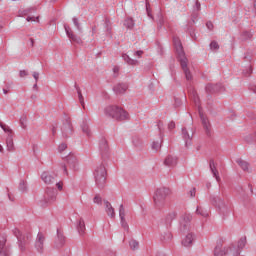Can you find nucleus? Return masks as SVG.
Returning a JSON list of instances; mask_svg holds the SVG:
<instances>
[{
	"label": "nucleus",
	"instance_id": "53",
	"mask_svg": "<svg viewBox=\"0 0 256 256\" xmlns=\"http://www.w3.org/2000/svg\"><path fill=\"white\" fill-rule=\"evenodd\" d=\"M188 33L192 39L197 40V36H195V30H193V28H189Z\"/></svg>",
	"mask_w": 256,
	"mask_h": 256
},
{
	"label": "nucleus",
	"instance_id": "58",
	"mask_svg": "<svg viewBox=\"0 0 256 256\" xmlns=\"http://www.w3.org/2000/svg\"><path fill=\"white\" fill-rule=\"evenodd\" d=\"M195 9L196 11H201V2H199V0H196L195 2Z\"/></svg>",
	"mask_w": 256,
	"mask_h": 256
},
{
	"label": "nucleus",
	"instance_id": "64",
	"mask_svg": "<svg viewBox=\"0 0 256 256\" xmlns=\"http://www.w3.org/2000/svg\"><path fill=\"white\" fill-rule=\"evenodd\" d=\"M134 55H136L137 57H141L143 55V51L138 50L134 53Z\"/></svg>",
	"mask_w": 256,
	"mask_h": 256
},
{
	"label": "nucleus",
	"instance_id": "47",
	"mask_svg": "<svg viewBox=\"0 0 256 256\" xmlns=\"http://www.w3.org/2000/svg\"><path fill=\"white\" fill-rule=\"evenodd\" d=\"M152 149L154 151H159L161 149V143L159 141L153 142L152 143Z\"/></svg>",
	"mask_w": 256,
	"mask_h": 256
},
{
	"label": "nucleus",
	"instance_id": "41",
	"mask_svg": "<svg viewBox=\"0 0 256 256\" xmlns=\"http://www.w3.org/2000/svg\"><path fill=\"white\" fill-rule=\"evenodd\" d=\"M93 203L96 205H103V198H101V195L96 194L93 198Z\"/></svg>",
	"mask_w": 256,
	"mask_h": 256
},
{
	"label": "nucleus",
	"instance_id": "26",
	"mask_svg": "<svg viewBox=\"0 0 256 256\" xmlns=\"http://www.w3.org/2000/svg\"><path fill=\"white\" fill-rule=\"evenodd\" d=\"M7 151H15V144L13 143V134H8L6 139Z\"/></svg>",
	"mask_w": 256,
	"mask_h": 256
},
{
	"label": "nucleus",
	"instance_id": "29",
	"mask_svg": "<svg viewBox=\"0 0 256 256\" xmlns=\"http://www.w3.org/2000/svg\"><path fill=\"white\" fill-rule=\"evenodd\" d=\"M85 230V220L83 218H80L77 224V231L79 235H85Z\"/></svg>",
	"mask_w": 256,
	"mask_h": 256
},
{
	"label": "nucleus",
	"instance_id": "7",
	"mask_svg": "<svg viewBox=\"0 0 256 256\" xmlns=\"http://www.w3.org/2000/svg\"><path fill=\"white\" fill-rule=\"evenodd\" d=\"M55 199H57V190L48 187L44 193L43 199L40 200V205L41 207H47V205H51Z\"/></svg>",
	"mask_w": 256,
	"mask_h": 256
},
{
	"label": "nucleus",
	"instance_id": "15",
	"mask_svg": "<svg viewBox=\"0 0 256 256\" xmlns=\"http://www.w3.org/2000/svg\"><path fill=\"white\" fill-rule=\"evenodd\" d=\"M64 29L66 31L67 37L70 38V41H72V43H77V45H81V43H83V40H81V37L75 35L73 33V30H71V27H69V25L65 24Z\"/></svg>",
	"mask_w": 256,
	"mask_h": 256
},
{
	"label": "nucleus",
	"instance_id": "18",
	"mask_svg": "<svg viewBox=\"0 0 256 256\" xmlns=\"http://www.w3.org/2000/svg\"><path fill=\"white\" fill-rule=\"evenodd\" d=\"M66 161H67L68 167L73 169V171H77V169L79 168V163L77 161V157L76 156L69 155V156L66 157Z\"/></svg>",
	"mask_w": 256,
	"mask_h": 256
},
{
	"label": "nucleus",
	"instance_id": "62",
	"mask_svg": "<svg viewBox=\"0 0 256 256\" xmlns=\"http://www.w3.org/2000/svg\"><path fill=\"white\" fill-rule=\"evenodd\" d=\"M61 167L64 171V175H69V172L67 171V166L65 164H62Z\"/></svg>",
	"mask_w": 256,
	"mask_h": 256
},
{
	"label": "nucleus",
	"instance_id": "1",
	"mask_svg": "<svg viewBox=\"0 0 256 256\" xmlns=\"http://www.w3.org/2000/svg\"><path fill=\"white\" fill-rule=\"evenodd\" d=\"M174 48L176 51L177 59L182 67L184 75L186 77V81H193V74H191V70L187 67L189 65V59L185 54V50H183V44L178 37L173 38Z\"/></svg>",
	"mask_w": 256,
	"mask_h": 256
},
{
	"label": "nucleus",
	"instance_id": "22",
	"mask_svg": "<svg viewBox=\"0 0 256 256\" xmlns=\"http://www.w3.org/2000/svg\"><path fill=\"white\" fill-rule=\"evenodd\" d=\"M209 167H210V171H211L213 177H215L217 183H221V177L219 176V171L217 170V166L215 165L214 160H210Z\"/></svg>",
	"mask_w": 256,
	"mask_h": 256
},
{
	"label": "nucleus",
	"instance_id": "23",
	"mask_svg": "<svg viewBox=\"0 0 256 256\" xmlns=\"http://www.w3.org/2000/svg\"><path fill=\"white\" fill-rule=\"evenodd\" d=\"M65 245V236L59 229H57V238L55 240V247L56 249H61Z\"/></svg>",
	"mask_w": 256,
	"mask_h": 256
},
{
	"label": "nucleus",
	"instance_id": "32",
	"mask_svg": "<svg viewBox=\"0 0 256 256\" xmlns=\"http://www.w3.org/2000/svg\"><path fill=\"white\" fill-rule=\"evenodd\" d=\"M132 143L136 149H141L143 147V141L138 136L132 138Z\"/></svg>",
	"mask_w": 256,
	"mask_h": 256
},
{
	"label": "nucleus",
	"instance_id": "25",
	"mask_svg": "<svg viewBox=\"0 0 256 256\" xmlns=\"http://www.w3.org/2000/svg\"><path fill=\"white\" fill-rule=\"evenodd\" d=\"M164 165H166V167H175V165H177V157L168 155L164 160Z\"/></svg>",
	"mask_w": 256,
	"mask_h": 256
},
{
	"label": "nucleus",
	"instance_id": "35",
	"mask_svg": "<svg viewBox=\"0 0 256 256\" xmlns=\"http://www.w3.org/2000/svg\"><path fill=\"white\" fill-rule=\"evenodd\" d=\"M196 214L201 215V217H209V211H207V209H205L201 206L197 207Z\"/></svg>",
	"mask_w": 256,
	"mask_h": 256
},
{
	"label": "nucleus",
	"instance_id": "21",
	"mask_svg": "<svg viewBox=\"0 0 256 256\" xmlns=\"http://www.w3.org/2000/svg\"><path fill=\"white\" fill-rule=\"evenodd\" d=\"M127 89H129V85L125 83H118L113 87V91L116 95H123Z\"/></svg>",
	"mask_w": 256,
	"mask_h": 256
},
{
	"label": "nucleus",
	"instance_id": "46",
	"mask_svg": "<svg viewBox=\"0 0 256 256\" xmlns=\"http://www.w3.org/2000/svg\"><path fill=\"white\" fill-rule=\"evenodd\" d=\"M73 24L75 25L78 31H81V24L79 23V19L77 17L72 18Z\"/></svg>",
	"mask_w": 256,
	"mask_h": 256
},
{
	"label": "nucleus",
	"instance_id": "28",
	"mask_svg": "<svg viewBox=\"0 0 256 256\" xmlns=\"http://www.w3.org/2000/svg\"><path fill=\"white\" fill-rule=\"evenodd\" d=\"M74 87L77 91L79 103L81 104L83 109H85V98L83 97V93H81V88L79 87V85H77V83H75Z\"/></svg>",
	"mask_w": 256,
	"mask_h": 256
},
{
	"label": "nucleus",
	"instance_id": "48",
	"mask_svg": "<svg viewBox=\"0 0 256 256\" xmlns=\"http://www.w3.org/2000/svg\"><path fill=\"white\" fill-rule=\"evenodd\" d=\"M210 49L212 51H217V49H219V43H217V41H212L210 43Z\"/></svg>",
	"mask_w": 256,
	"mask_h": 256
},
{
	"label": "nucleus",
	"instance_id": "57",
	"mask_svg": "<svg viewBox=\"0 0 256 256\" xmlns=\"http://www.w3.org/2000/svg\"><path fill=\"white\" fill-rule=\"evenodd\" d=\"M206 27H207V29H209V31H213V22H211V21H208L207 23H206Z\"/></svg>",
	"mask_w": 256,
	"mask_h": 256
},
{
	"label": "nucleus",
	"instance_id": "8",
	"mask_svg": "<svg viewBox=\"0 0 256 256\" xmlns=\"http://www.w3.org/2000/svg\"><path fill=\"white\" fill-rule=\"evenodd\" d=\"M193 135H195V129L193 128H182V139L185 142V147L189 148L193 145Z\"/></svg>",
	"mask_w": 256,
	"mask_h": 256
},
{
	"label": "nucleus",
	"instance_id": "27",
	"mask_svg": "<svg viewBox=\"0 0 256 256\" xmlns=\"http://www.w3.org/2000/svg\"><path fill=\"white\" fill-rule=\"evenodd\" d=\"M193 234L192 233H188L185 238L182 240V245H184V247H191V245H193Z\"/></svg>",
	"mask_w": 256,
	"mask_h": 256
},
{
	"label": "nucleus",
	"instance_id": "52",
	"mask_svg": "<svg viewBox=\"0 0 256 256\" xmlns=\"http://www.w3.org/2000/svg\"><path fill=\"white\" fill-rule=\"evenodd\" d=\"M193 101L197 107H199V96L197 93L193 92Z\"/></svg>",
	"mask_w": 256,
	"mask_h": 256
},
{
	"label": "nucleus",
	"instance_id": "34",
	"mask_svg": "<svg viewBox=\"0 0 256 256\" xmlns=\"http://www.w3.org/2000/svg\"><path fill=\"white\" fill-rule=\"evenodd\" d=\"M122 59H124L125 63L128 65H137V63H139V61L131 59V57H129L127 54H123Z\"/></svg>",
	"mask_w": 256,
	"mask_h": 256
},
{
	"label": "nucleus",
	"instance_id": "42",
	"mask_svg": "<svg viewBox=\"0 0 256 256\" xmlns=\"http://www.w3.org/2000/svg\"><path fill=\"white\" fill-rule=\"evenodd\" d=\"M20 125H21L22 129L27 128V116H22L20 118Z\"/></svg>",
	"mask_w": 256,
	"mask_h": 256
},
{
	"label": "nucleus",
	"instance_id": "49",
	"mask_svg": "<svg viewBox=\"0 0 256 256\" xmlns=\"http://www.w3.org/2000/svg\"><path fill=\"white\" fill-rule=\"evenodd\" d=\"M251 73H253V68H251V66H249L248 68H246L243 71V75L244 77H249L251 75Z\"/></svg>",
	"mask_w": 256,
	"mask_h": 256
},
{
	"label": "nucleus",
	"instance_id": "12",
	"mask_svg": "<svg viewBox=\"0 0 256 256\" xmlns=\"http://www.w3.org/2000/svg\"><path fill=\"white\" fill-rule=\"evenodd\" d=\"M62 137L67 139V137H71L73 135V124H71V120L66 118L61 127Z\"/></svg>",
	"mask_w": 256,
	"mask_h": 256
},
{
	"label": "nucleus",
	"instance_id": "19",
	"mask_svg": "<svg viewBox=\"0 0 256 256\" xmlns=\"http://www.w3.org/2000/svg\"><path fill=\"white\" fill-rule=\"evenodd\" d=\"M175 219H177V212H170L164 217L163 223L167 227V229L171 227V224L173 223V221H175Z\"/></svg>",
	"mask_w": 256,
	"mask_h": 256
},
{
	"label": "nucleus",
	"instance_id": "13",
	"mask_svg": "<svg viewBox=\"0 0 256 256\" xmlns=\"http://www.w3.org/2000/svg\"><path fill=\"white\" fill-rule=\"evenodd\" d=\"M205 91L208 95H213L215 93H221V92L225 91V87L221 83L207 84L205 87Z\"/></svg>",
	"mask_w": 256,
	"mask_h": 256
},
{
	"label": "nucleus",
	"instance_id": "59",
	"mask_svg": "<svg viewBox=\"0 0 256 256\" xmlns=\"http://www.w3.org/2000/svg\"><path fill=\"white\" fill-rule=\"evenodd\" d=\"M19 75L20 77H27V75H29V72H27L26 70H20Z\"/></svg>",
	"mask_w": 256,
	"mask_h": 256
},
{
	"label": "nucleus",
	"instance_id": "45",
	"mask_svg": "<svg viewBox=\"0 0 256 256\" xmlns=\"http://www.w3.org/2000/svg\"><path fill=\"white\" fill-rule=\"evenodd\" d=\"M119 217L120 219H125V207L123 204H121L119 207Z\"/></svg>",
	"mask_w": 256,
	"mask_h": 256
},
{
	"label": "nucleus",
	"instance_id": "30",
	"mask_svg": "<svg viewBox=\"0 0 256 256\" xmlns=\"http://www.w3.org/2000/svg\"><path fill=\"white\" fill-rule=\"evenodd\" d=\"M241 41H249V39H253V32L244 30L240 34Z\"/></svg>",
	"mask_w": 256,
	"mask_h": 256
},
{
	"label": "nucleus",
	"instance_id": "11",
	"mask_svg": "<svg viewBox=\"0 0 256 256\" xmlns=\"http://www.w3.org/2000/svg\"><path fill=\"white\" fill-rule=\"evenodd\" d=\"M99 152L102 157V159H107L109 157V143L107 142V139L105 137L100 138L99 143Z\"/></svg>",
	"mask_w": 256,
	"mask_h": 256
},
{
	"label": "nucleus",
	"instance_id": "55",
	"mask_svg": "<svg viewBox=\"0 0 256 256\" xmlns=\"http://www.w3.org/2000/svg\"><path fill=\"white\" fill-rule=\"evenodd\" d=\"M109 25H111V22L108 19H106L105 20V27H106L107 33H111V27Z\"/></svg>",
	"mask_w": 256,
	"mask_h": 256
},
{
	"label": "nucleus",
	"instance_id": "63",
	"mask_svg": "<svg viewBox=\"0 0 256 256\" xmlns=\"http://www.w3.org/2000/svg\"><path fill=\"white\" fill-rule=\"evenodd\" d=\"M157 127H158L160 133H162V132H161V129H163V122H162V121H159L158 124H157Z\"/></svg>",
	"mask_w": 256,
	"mask_h": 256
},
{
	"label": "nucleus",
	"instance_id": "37",
	"mask_svg": "<svg viewBox=\"0 0 256 256\" xmlns=\"http://www.w3.org/2000/svg\"><path fill=\"white\" fill-rule=\"evenodd\" d=\"M81 129H82L83 133H85V135H87L88 137H89V135H91V130L89 129V124H87V122L82 123Z\"/></svg>",
	"mask_w": 256,
	"mask_h": 256
},
{
	"label": "nucleus",
	"instance_id": "24",
	"mask_svg": "<svg viewBox=\"0 0 256 256\" xmlns=\"http://www.w3.org/2000/svg\"><path fill=\"white\" fill-rule=\"evenodd\" d=\"M105 211L111 219H115V208L111 205V202L104 200Z\"/></svg>",
	"mask_w": 256,
	"mask_h": 256
},
{
	"label": "nucleus",
	"instance_id": "4",
	"mask_svg": "<svg viewBox=\"0 0 256 256\" xmlns=\"http://www.w3.org/2000/svg\"><path fill=\"white\" fill-rule=\"evenodd\" d=\"M94 179L98 189H104L107 183V168L105 165L99 164L94 170Z\"/></svg>",
	"mask_w": 256,
	"mask_h": 256
},
{
	"label": "nucleus",
	"instance_id": "50",
	"mask_svg": "<svg viewBox=\"0 0 256 256\" xmlns=\"http://www.w3.org/2000/svg\"><path fill=\"white\" fill-rule=\"evenodd\" d=\"M146 13H147L148 17L153 19V15L151 14V5L149 4V2H146Z\"/></svg>",
	"mask_w": 256,
	"mask_h": 256
},
{
	"label": "nucleus",
	"instance_id": "20",
	"mask_svg": "<svg viewBox=\"0 0 256 256\" xmlns=\"http://www.w3.org/2000/svg\"><path fill=\"white\" fill-rule=\"evenodd\" d=\"M232 248L233 246H229L228 248L221 249V246H216L214 249V255L215 256L231 255Z\"/></svg>",
	"mask_w": 256,
	"mask_h": 256
},
{
	"label": "nucleus",
	"instance_id": "10",
	"mask_svg": "<svg viewBox=\"0 0 256 256\" xmlns=\"http://www.w3.org/2000/svg\"><path fill=\"white\" fill-rule=\"evenodd\" d=\"M193 216L185 214L180 219V231L181 233H187L191 229V220Z\"/></svg>",
	"mask_w": 256,
	"mask_h": 256
},
{
	"label": "nucleus",
	"instance_id": "60",
	"mask_svg": "<svg viewBox=\"0 0 256 256\" xmlns=\"http://www.w3.org/2000/svg\"><path fill=\"white\" fill-rule=\"evenodd\" d=\"M168 129H169V131H173V129H175V122H173V121L169 122Z\"/></svg>",
	"mask_w": 256,
	"mask_h": 256
},
{
	"label": "nucleus",
	"instance_id": "44",
	"mask_svg": "<svg viewBox=\"0 0 256 256\" xmlns=\"http://www.w3.org/2000/svg\"><path fill=\"white\" fill-rule=\"evenodd\" d=\"M120 223L125 231H129V224L127 223V220H125V218H120Z\"/></svg>",
	"mask_w": 256,
	"mask_h": 256
},
{
	"label": "nucleus",
	"instance_id": "3",
	"mask_svg": "<svg viewBox=\"0 0 256 256\" xmlns=\"http://www.w3.org/2000/svg\"><path fill=\"white\" fill-rule=\"evenodd\" d=\"M171 190L167 187H160L154 193L153 201L156 209H164L167 205V198L171 195Z\"/></svg>",
	"mask_w": 256,
	"mask_h": 256
},
{
	"label": "nucleus",
	"instance_id": "36",
	"mask_svg": "<svg viewBox=\"0 0 256 256\" xmlns=\"http://www.w3.org/2000/svg\"><path fill=\"white\" fill-rule=\"evenodd\" d=\"M124 27L126 29H133V27H135V21L133 20V18H127L124 21Z\"/></svg>",
	"mask_w": 256,
	"mask_h": 256
},
{
	"label": "nucleus",
	"instance_id": "33",
	"mask_svg": "<svg viewBox=\"0 0 256 256\" xmlns=\"http://www.w3.org/2000/svg\"><path fill=\"white\" fill-rule=\"evenodd\" d=\"M245 245H247V238L246 237H242L238 241L236 249H238L240 251V253H241V251H243V249L245 248Z\"/></svg>",
	"mask_w": 256,
	"mask_h": 256
},
{
	"label": "nucleus",
	"instance_id": "61",
	"mask_svg": "<svg viewBox=\"0 0 256 256\" xmlns=\"http://www.w3.org/2000/svg\"><path fill=\"white\" fill-rule=\"evenodd\" d=\"M33 78L35 79V82L37 83L39 81V72H33Z\"/></svg>",
	"mask_w": 256,
	"mask_h": 256
},
{
	"label": "nucleus",
	"instance_id": "40",
	"mask_svg": "<svg viewBox=\"0 0 256 256\" xmlns=\"http://www.w3.org/2000/svg\"><path fill=\"white\" fill-rule=\"evenodd\" d=\"M0 127L3 129L5 133H8V135H13V130L9 128V126L5 125L4 123L0 122Z\"/></svg>",
	"mask_w": 256,
	"mask_h": 256
},
{
	"label": "nucleus",
	"instance_id": "2",
	"mask_svg": "<svg viewBox=\"0 0 256 256\" xmlns=\"http://www.w3.org/2000/svg\"><path fill=\"white\" fill-rule=\"evenodd\" d=\"M104 115L115 121H127L129 113L117 105H108L104 108Z\"/></svg>",
	"mask_w": 256,
	"mask_h": 256
},
{
	"label": "nucleus",
	"instance_id": "6",
	"mask_svg": "<svg viewBox=\"0 0 256 256\" xmlns=\"http://www.w3.org/2000/svg\"><path fill=\"white\" fill-rule=\"evenodd\" d=\"M212 205L219 210L220 215L227 217L231 213V207L225 203V200L221 196H211L210 198Z\"/></svg>",
	"mask_w": 256,
	"mask_h": 256
},
{
	"label": "nucleus",
	"instance_id": "54",
	"mask_svg": "<svg viewBox=\"0 0 256 256\" xmlns=\"http://www.w3.org/2000/svg\"><path fill=\"white\" fill-rule=\"evenodd\" d=\"M65 149H67V145L65 143H62L58 146L59 153H63V151H65Z\"/></svg>",
	"mask_w": 256,
	"mask_h": 256
},
{
	"label": "nucleus",
	"instance_id": "51",
	"mask_svg": "<svg viewBox=\"0 0 256 256\" xmlns=\"http://www.w3.org/2000/svg\"><path fill=\"white\" fill-rule=\"evenodd\" d=\"M183 105V101L180 100V98L175 97L174 98V107H181Z\"/></svg>",
	"mask_w": 256,
	"mask_h": 256
},
{
	"label": "nucleus",
	"instance_id": "14",
	"mask_svg": "<svg viewBox=\"0 0 256 256\" xmlns=\"http://www.w3.org/2000/svg\"><path fill=\"white\" fill-rule=\"evenodd\" d=\"M41 179L46 185H53V183H55V179H57V174L54 172L44 171L41 174Z\"/></svg>",
	"mask_w": 256,
	"mask_h": 256
},
{
	"label": "nucleus",
	"instance_id": "5",
	"mask_svg": "<svg viewBox=\"0 0 256 256\" xmlns=\"http://www.w3.org/2000/svg\"><path fill=\"white\" fill-rule=\"evenodd\" d=\"M13 235L16 236L17 240H18V247L20 249V251L23 253L25 251H27V247L29 246V243H31V233H22L19 229L15 228L14 230H12Z\"/></svg>",
	"mask_w": 256,
	"mask_h": 256
},
{
	"label": "nucleus",
	"instance_id": "38",
	"mask_svg": "<svg viewBox=\"0 0 256 256\" xmlns=\"http://www.w3.org/2000/svg\"><path fill=\"white\" fill-rule=\"evenodd\" d=\"M171 239H173V234H171V232H165L162 236H161V241H171Z\"/></svg>",
	"mask_w": 256,
	"mask_h": 256
},
{
	"label": "nucleus",
	"instance_id": "16",
	"mask_svg": "<svg viewBox=\"0 0 256 256\" xmlns=\"http://www.w3.org/2000/svg\"><path fill=\"white\" fill-rule=\"evenodd\" d=\"M44 248H45V235L39 232L35 241V249L36 251H38V253H43Z\"/></svg>",
	"mask_w": 256,
	"mask_h": 256
},
{
	"label": "nucleus",
	"instance_id": "9",
	"mask_svg": "<svg viewBox=\"0 0 256 256\" xmlns=\"http://www.w3.org/2000/svg\"><path fill=\"white\" fill-rule=\"evenodd\" d=\"M199 116L202 122L205 135L208 137H212L213 130L211 129V122H209V118H207V116L203 114V112L201 111V108H199Z\"/></svg>",
	"mask_w": 256,
	"mask_h": 256
},
{
	"label": "nucleus",
	"instance_id": "39",
	"mask_svg": "<svg viewBox=\"0 0 256 256\" xmlns=\"http://www.w3.org/2000/svg\"><path fill=\"white\" fill-rule=\"evenodd\" d=\"M129 245L132 251H136V249H139V242L135 239L130 240Z\"/></svg>",
	"mask_w": 256,
	"mask_h": 256
},
{
	"label": "nucleus",
	"instance_id": "31",
	"mask_svg": "<svg viewBox=\"0 0 256 256\" xmlns=\"http://www.w3.org/2000/svg\"><path fill=\"white\" fill-rule=\"evenodd\" d=\"M236 163L241 167L242 170L247 171L249 173V162L243 160V159H238L236 160Z\"/></svg>",
	"mask_w": 256,
	"mask_h": 256
},
{
	"label": "nucleus",
	"instance_id": "17",
	"mask_svg": "<svg viewBox=\"0 0 256 256\" xmlns=\"http://www.w3.org/2000/svg\"><path fill=\"white\" fill-rule=\"evenodd\" d=\"M0 256H11V248L7 245V238L0 240Z\"/></svg>",
	"mask_w": 256,
	"mask_h": 256
},
{
	"label": "nucleus",
	"instance_id": "43",
	"mask_svg": "<svg viewBox=\"0 0 256 256\" xmlns=\"http://www.w3.org/2000/svg\"><path fill=\"white\" fill-rule=\"evenodd\" d=\"M19 191L25 192L27 191V182L25 181H20L19 183Z\"/></svg>",
	"mask_w": 256,
	"mask_h": 256
},
{
	"label": "nucleus",
	"instance_id": "56",
	"mask_svg": "<svg viewBox=\"0 0 256 256\" xmlns=\"http://www.w3.org/2000/svg\"><path fill=\"white\" fill-rule=\"evenodd\" d=\"M196 193H197V189H196V188H192V189L188 192V195H189V197L193 198V197H195Z\"/></svg>",
	"mask_w": 256,
	"mask_h": 256
}]
</instances>
